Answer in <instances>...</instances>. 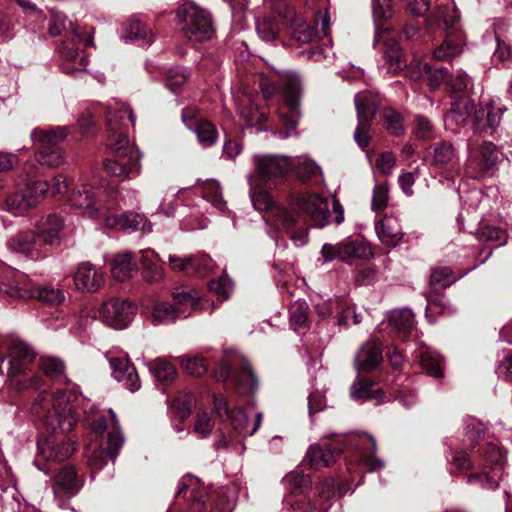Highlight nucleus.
<instances>
[{
	"label": "nucleus",
	"mask_w": 512,
	"mask_h": 512,
	"mask_svg": "<svg viewBox=\"0 0 512 512\" xmlns=\"http://www.w3.org/2000/svg\"><path fill=\"white\" fill-rule=\"evenodd\" d=\"M78 397L70 391L42 392L32 405V412L38 416L52 435L38 441L35 463L42 458L46 462H60L68 459L75 451V443L58 434L70 432L79 415L76 412Z\"/></svg>",
	"instance_id": "nucleus-1"
},
{
	"label": "nucleus",
	"mask_w": 512,
	"mask_h": 512,
	"mask_svg": "<svg viewBox=\"0 0 512 512\" xmlns=\"http://www.w3.org/2000/svg\"><path fill=\"white\" fill-rule=\"evenodd\" d=\"M256 173L249 176L250 198L254 208L264 213L268 226L281 230H289L295 219L288 210L275 202L269 191L262 186L263 182L276 183L290 171V160L285 156L256 155L254 157Z\"/></svg>",
	"instance_id": "nucleus-2"
},
{
	"label": "nucleus",
	"mask_w": 512,
	"mask_h": 512,
	"mask_svg": "<svg viewBox=\"0 0 512 512\" xmlns=\"http://www.w3.org/2000/svg\"><path fill=\"white\" fill-rule=\"evenodd\" d=\"M36 358L34 349L23 340L0 335V374L7 360L6 376L10 389L24 391L37 389L42 378L33 372L32 364Z\"/></svg>",
	"instance_id": "nucleus-3"
},
{
	"label": "nucleus",
	"mask_w": 512,
	"mask_h": 512,
	"mask_svg": "<svg viewBox=\"0 0 512 512\" xmlns=\"http://www.w3.org/2000/svg\"><path fill=\"white\" fill-rule=\"evenodd\" d=\"M135 198V192L129 202L124 196L120 198L116 189L104 187L102 180L94 175L81 179L80 185L69 195L68 202L72 207L83 210L85 216L103 220L107 213L121 207V202L131 205Z\"/></svg>",
	"instance_id": "nucleus-4"
},
{
	"label": "nucleus",
	"mask_w": 512,
	"mask_h": 512,
	"mask_svg": "<svg viewBox=\"0 0 512 512\" xmlns=\"http://www.w3.org/2000/svg\"><path fill=\"white\" fill-rule=\"evenodd\" d=\"M94 432L101 436L100 445L90 444L86 447L85 457L87 465L95 470L107 464L108 458L115 459L124 443L115 412L108 410V418L100 416L91 422Z\"/></svg>",
	"instance_id": "nucleus-5"
},
{
	"label": "nucleus",
	"mask_w": 512,
	"mask_h": 512,
	"mask_svg": "<svg viewBox=\"0 0 512 512\" xmlns=\"http://www.w3.org/2000/svg\"><path fill=\"white\" fill-rule=\"evenodd\" d=\"M374 45L382 49L385 57V66L389 73L395 74L405 66V75L412 81H418L431 71L430 66L420 60L413 61L410 65L406 66L402 49L389 28L382 30L377 28Z\"/></svg>",
	"instance_id": "nucleus-6"
},
{
	"label": "nucleus",
	"mask_w": 512,
	"mask_h": 512,
	"mask_svg": "<svg viewBox=\"0 0 512 512\" xmlns=\"http://www.w3.org/2000/svg\"><path fill=\"white\" fill-rule=\"evenodd\" d=\"M126 117L132 126L135 125L136 116L129 105L115 102L109 105L106 119L108 127L107 145L119 157H136V151H140L130 146L129 138L125 132L127 123Z\"/></svg>",
	"instance_id": "nucleus-7"
},
{
	"label": "nucleus",
	"mask_w": 512,
	"mask_h": 512,
	"mask_svg": "<svg viewBox=\"0 0 512 512\" xmlns=\"http://www.w3.org/2000/svg\"><path fill=\"white\" fill-rule=\"evenodd\" d=\"M23 173L25 177H19L16 183V191L10 194L5 201V209L15 216L25 214L48 191V183L46 181L31 180L36 175L34 164H26L23 168Z\"/></svg>",
	"instance_id": "nucleus-8"
},
{
	"label": "nucleus",
	"mask_w": 512,
	"mask_h": 512,
	"mask_svg": "<svg viewBox=\"0 0 512 512\" xmlns=\"http://www.w3.org/2000/svg\"><path fill=\"white\" fill-rule=\"evenodd\" d=\"M177 23L190 41L202 42L214 35L210 13L192 1H185L176 10Z\"/></svg>",
	"instance_id": "nucleus-9"
},
{
	"label": "nucleus",
	"mask_w": 512,
	"mask_h": 512,
	"mask_svg": "<svg viewBox=\"0 0 512 512\" xmlns=\"http://www.w3.org/2000/svg\"><path fill=\"white\" fill-rule=\"evenodd\" d=\"M70 133L69 127L57 126L51 129L35 128L31 132V139L38 146L36 160L48 167H59L64 161L63 150L59 147Z\"/></svg>",
	"instance_id": "nucleus-10"
},
{
	"label": "nucleus",
	"mask_w": 512,
	"mask_h": 512,
	"mask_svg": "<svg viewBox=\"0 0 512 512\" xmlns=\"http://www.w3.org/2000/svg\"><path fill=\"white\" fill-rule=\"evenodd\" d=\"M291 206L297 216H294L288 211L295 219V223L289 230H286V233L291 232L302 218L309 219L313 223V226L318 228H323L328 223V201L318 193L300 192L292 198ZM273 229L279 232H285V230Z\"/></svg>",
	"instance_id": "nucleus-11"
},
{
	"label": "nucleus",
	"mask_w": 512,
	"mask_h": 512,
	"mask_svg": "<svg viewBox=\"0 0 512 512\" xmlns=\"http://www.w3.org/2000/svg\"><path fill=\"white\" fill-rule=\"evenodd\" d=\"M76 42L82 43L84 46H93V31H75L73 38L61 45L59 49L62 59L61 69L67 75L85 71L88 66V56L85 51L76 47Z\"/></svg>",
	"instance_id": "nucleus-12"
},
{
	"label": "nucleus",
	"mask_w": 512,
	"mask_h": 512,
	"mask_svg": "<svg viewBox=\"0 0 512 512\" xmlns=\"http://www.w3.org/2000/svg\"><path fill=\"white\" fill-rule=\"evenodd\" d=\"M279 77L284 86L285 104L289 113V115L279 114L280 120L286 129L284 133L281 132L280 134L285 139L290 136L288 130L292 131L298 125L300 117L299 100L302 86L300 77L295 72L285 71Z\"/></svg>",
	"instance_id": "nucleus-13"
},
{
	"label": "nucleus",
	"mask_w": 512,
	"mask_h": 512,
	"mask_svg": "<svg viewBox=\"0 0 512 512\" xmlns=\"http://www.w3.org/2000/svg\"><path fill=\"white\" fill-rule=\"evenodd\" d=\"M358 124L354 132L356 143L365 148L369 145L370 127L378 108V102L370 92H359L354 98Z\"/></svg>",
	"instance_id": "nucleus-14"
},
{
	"label": "nucleus",
	"mask_w": 512,
	"mask_h": 512,
	"mask_svg": "<svg viewBox=\"0 0 512 512\" xmlns=\"http://www.w3.org/2000/svg\"><path fill=\"white\" fill-rule=\"evenodd\" d=\"M214 410L221 420H228L235 433L241 437L252 436L260 427L262 413H257L255 422L251 429H248L247 415L242 408L231 410L227 400L222 395L214 396Z\"/></svg>",
	"instance_id": "nucleus-15"
},
{
	"label": "nucleus",
	"mask_w": 512,
	"mask_h": 512,
	"mask_svg": "<svg viewBox=\"0 0 512 512\" xmlns=\"http://www.w3.org/2000/svg\"><path fill=\"white\" fill-rule=\"evenodd\" d=\"M134 305L124 299L111 298L100 305L97 317L105 325L114 329H124L132 321L135 314Z\"/></svg>",
	"instance_id": "nucleus-16"
},
{
	"label": "nucleus",
	"mask_w": 512,
	"mask_h": 512,
	"mask_svg": "<svg viewBox=\"0 0 512 512\" xmlns=\"http://www.w3.org/2000/svg\"><path fill=\"white\" fill-rule=\"evenodd\" d=\"M171 296L173 305L181 319H186L194 311H208L211 313L215 309L214 303L203 298L200 292L194 288H177Z\"/></svg>",
	"instance_id": "nucleus-17"
},
{
	"label": "nucleus",
	"mask_w": 512,
	"mask_h": 512,
	"mask_svg": "<svg viewBox=\"0 0 512 512\" xmlns=\"http://www.w3.org/2000/svg\"><path fill=\"white\" fill-rule=\"evenodd\" d=\"M370 253L368 247L360 241L347 238L336 244L325 243L320 254L325 262L339 260L347 262L352 259L364 258Z\"/></svg>",
	"instance_id": "nucleus-18"
},
{
	"label": "nucleus",
	"mask_w": 512,
	"mask_h": 512,
	"mask_svg": "<svg viewBox=\"0 0 512 512\" xmlns=\"http://www.w3.org/2000/svg\"><path fill=\"white\" fill-rule=\"evenodd\" d=\"M472 128L475 133L492 135L499 126L503 112L502 107H496L492 100H482L478 107L472 109Z\"/></svg>",
	"instance_id": "nucleus-19"
},
{
	"label": "nucleus",
	"mask_w": 512,
	"mask_h": 512,
	"mask_svg": "<svg viewBox=\"0 0 512 512\" xmlns=\"http://www.w3.org/2000/svg\"><path fill=\"white\" fill-rule=\"evenodd\" d=\"M467 149L468 162L475 165L482 174L493 170L501 161V154L492 142L484 141L477 145L473 139H469Z\"/></svg>",
	"instance_id": "nucleus-20"
},
{
	"label": "nucleus",
	"mask_w": 512,
	"mask_h": 512,
	"mask_svg": "<svg viewBox=\"0 0 512 512\" xmlns=\"http://www.w3.org/2000/svg\"><path fill=\"white\" fill-rule=\"evenodd\" d=\"M345 443L342 438H336L330 443L311 445L306 454L312 469L318 470L335 463L337 457L344 451Z\"/></svg>",
	"instance_id": "nucleus-21"
},
{
	"label": "nucleus",
	"mask_w": 512,
	"mask_h": 512,
	"mask_svg": "<svg viewBox=\"0 0 512 512\" xmlns=\"http://www.w3.org/2000/svg\"><path fill=\"white\" fill-rule=\"evenodd\" d=\"M73 280L78 290L96 292L104 283V273L100 267L90 262H82L76 267Z\"/></svg>",
	"instance_id": "nucleus-22"
},
{
	"label": "nucleus",
	"mask_w": 512,
	"mask_h": 512,
	"mask_svg": "<svg viewBox=\"0 0 512 512\" xmlns=\"http://www.w3.org/2000/svg\"><path fill=\"white\" fill-rule=\"evenodd\" d=\"M0 292L14 298L30 299L33 297L34 285L25 275L9 271L0 280Z\"/></svg>",
	"instance_id": "nucleus-23"
},
{
	"label": "nucleus",
	"mask_w": 512,
	"mask_h": 512,
	"mask_svg": "<svg viewBox=\"0 0 512 512\" xmlns=\"http://www.w3.org/2000/svg\"><path fill=\"white\" fill-rule=\"evenodd\" d=\"M43 246L38 234L31 230L21 231L8 241L11 251L24 254L30 259L41 257Z\"/></svg>",
	"instance_id": "nucleus-24"
},
{
	"label": "nucleus",
	"mask_w": 512,
	"mask_h": 512,
	"mask_svg": "<svg viewBox=\"0 0 512 512\" xmlns=\"http://www.w3.org/2000/svg\"><path fill=\"white\" fill-rule=\"evenodd\" d=\"M142 152L136 151V157H121L120 160H107L104 164L108 174L119 178L120 180L135 178L141 172Z\"/></svg>",
	"instance_id": "nucleus-25"
},
{
	"label": "nucleus",
	"mask_w": 512,
	"mask_h": 512,
	"mask_svg": "<svg viewBox=\"0 0 512 512\" xmlns=\"http://www.w3.org/2000/svg\"><path fill=\"white\" fill-rule=\"evenodd\" d=\"M107 213L103 219L105 225L111 228L130 231H142L143 233H150L152 225L146 218L138 213H125L119 217H115Z\"/></svg>",
	"instance_id": "nucleus-26"
},
{
	"label": "nucleus",
	"mask_w": 512,
	"mask_h": 512,
	"mask_svg": "<svg viewBox=\"0 0 512 512\" xmlns=\"http://www.w3.org/2000/svg\"><path fill=\"white\" fill-rule=\"evenodd\" d=\"M109 364L112 369V375L115 380L123 383V385L131 392H135L140 388V379L136 368L126 358H110Z\"/></svg>",
	"instance_id": "nucleus-27"
},
{
	"label": "nucleus",
	"mask_w": 512,
	"mask_h": 512,
	"mask_svg": "<svg viewBox=\"0 0 512 512\" xmlns=\"http://www.w3.org/2000/svg\"><path fill=\"white\" fill-rule=\"evenodd\" d=\"M382 347L377 341L364 343L355 356V368L358 372H370L382 362Z\"/></svg>",
	"instance_id": "nucleus-28"
},
{
	"label": "nucleus",
	"mask_w": 512,
	"mask_h": 512,
	"mask_svg": "<svg viewBox=\"0 0 512 512\" xmlns=\"http://www.w3.org/2000/svg\"><path fill=\"white\" fill-rule=\"evenodd\" d=\"M53 491L55 496H75L82 487L75 469L70 466L62 468L53 478Z\"/></svg>",
	"instance_id": "nucleus-29"
},
{
	"label": "nucleus",
	"mask_w": 512,
	"mask_h": 512,
	"mask_svg": "<svg viewBox=\"0 0 512 512\" xmlns=\"http://www.w3.org/2000/svg\"><path fill=\"white\" fill-rule=\"evenodd\" d=\"M427 160L432 166L446 168L453 166L459 160V156L451 142L440 141L428 148Z\"/></svg>",
	"instance_id": "nucleus-30"
},
{
	"label": "nucleus",
	"mask_w": 512,
	"mask_h": 512,
	"mask_svg": "<svg viewBox=\"0 0 512 512\" xmlns=\"http://www.w3.org/2000/svg\"><path fill=\"white\" fill-rule=\"evenodd\" d=\"M474 105L468 99L457 101L444 116L445 128L453 133L466 124Z\"/></svg>",
	"instance_id": "nucleus-31"
},
{
	"label": "nucleus",
	"mask_w": 512,
	"mask_h": 512,
	"mask_svg": "<svg viewBox=\"0 0 512 512\" xmlns=\"http://www.w3.org/2000/svg\"><path fill=\"white\" fill-rule=\"evenodd\" d=\"M36 228L43 245H54L59 241L63 219L57 214H49L37 223Z\"/></svg>",
	"instance_id": "nucleus-32"
},
{
	"label": "nucleus",
	"mask_w": 512,
	"mask_h": 512,
	"mask_svg": "<svg viewBox=\"0 0 512 512\" xmlns=\"http://www.w3.org/2000/svg\"><path fill=\"white\" fill-rule=\"evenodd\" d=\"M379 240L386 246L395 247L402 238L401 226L394 217H385L375 225Z\"/></svg>",
	"instance_id": "nucleus-33"
},
{
	"label": "nucleus",
	"mask_w": 512,
	"mask_h": 512,
	"mask_svg": "<svg viewBox=\"0 0 512 512\" xmlns=\"http://www.w3.org/2000/svg\"><path fill=\"white\" fill-rule=\"evenodd\" d=\"M350 395L354 400H375L376 403L384 401L383 391L376 388L375 383L365 379H357L353 382Z\"/></svg>",
	"instance_id": "nucleus-34"
},
{
	"label": "nucleus",
	"mask_w": 512,
	"mask_h": 512,
	"mask_svg": "<svg viewBox=\"0 0 512 512\" xmlns=\"http://www.w3.org/2000/svg\"><path fill=\"white\" fill-rule=\"evenodd\" d=\"M233 379L235 389L239 394L254 393L257 390V378L246 360L241 362V367L234 373Z\"/></svg>",
	"instance_id": "nucleus-35"
},
{
	"label": "nucleus",
	"mask_w": 512,
	"mask_h": 512,
	"mask_svg": "<svg viewBox=\"0 0 512 512\" xmlns=\"http://www.w3.org/2000/svg\"><path fill=\"white\" fill-rule=\"evenodd\" d=\"M147 367L156 381L168 385L177 377L175 366L164 358H156L147 362Z\"/></svg>",
	"instance_id": "nucleus-36"
},
{
	"label": "nucleus",
	"mask_w": 512,
	"mask_h": 512,
	"mask_svg": "<svg viewBox=\"0 0 512 512\" xmlns=\"http://www.w3.org/2000/svg\"><path fill=\"white\" fill-rule=\"evenodd\" d=\"M358 443L365 446V451L361 452L360 462L368 471H375L383 467V462L373 457L376 450V440L368 435L362 434L358 436Z\"/></svg>",
	"instance_id": "nucleus-37"
},
{
	"label": "nucleus",
	"mask_w": 512,
	"mask_h": 512,
	"mask_svg": "<svg viewBox=\"0 0 512 512\" xmlns=\"http://www.w3.org/2000/svg\"><path fill=\"white\" fill-rule=\"evenodd\" d=\"M388 321L390 326L402 335L403 339L414 328V315L410 309L403 308L390 312Z\"/></svg>",
	"instance_id": "nucleus-38"
},
{
	"label": "nucleus",
	"mask_w": 512,
	"mask_h": 512,
	"mask_svg": "<svg viewBox=\"0 0 512 512\" xmlns=\"http://www.w3.org/2000/svg\"><path fill=\"white\" fill-rule=\"evenodd\" d=\"M135 262L131 253L125 252L114 257L111 263L112 276L118 281H124L132 276Z\"/></svg>",
	"instance_id": "nucleus-39"
},
{
	"label": "nucleus",
	"mask_w": 512,
	"mask_h": 512,
	"mask_svg": "<svg viewBox=\"0 0 512 512\" xmlns=\"http://www.w3.org/2000/svg\"><path fill=\"white\" fill-rule=\"evenodd\" d=\"M240 117L246 122L247 126L254 127L260 125L266 120V115L253 103L252 99L244 96L238 105Z\"/></svg>",
	"instance_id": "nucleus-40"
},
{
	"label": "nucleus",
	"mask_w": 512,
	"mask_h": 512,
	"mask_svg": "<svg viewBox=\"0 0 512 512\" xmlns=\"http://www.w3.org/2000/svg\"><path fill=\"white\" fill-rule=\"evenodd\" d=\"M141 253L140 263L144 279L150 283L162 280L164 277L163 269L148 256V253H152L157 258H159V255L151 249L142 250Z\"/></svg>",
	"instance_id": "nucleus-41"
},
{
	"label": "nucleus",
	"mask_w": 512,
	"mask_h": 512,
	"mask_svg": "<svg viewBox=\"0 0 512 512\" xmlns=\"http://www.w3.org/2000/svg\"><path fill=\"white\" fill-rule=\"evenodd\" d=\"M126 38L142 41L144 44H150L153 41V35L149 27L142 21L131 18L124 24Z\"/></svg>",
	"instance_id": "nucleus-42"
},
{
	"label": "nucleus",
	"mask_w": 512,
	"mask_h": 512,
	"mask_svg": "<svg viewBox=\"0 0 512 512\" xmlns=\"http://www.w3.org/2000/svg\"><path fill=\"white\" fill-rule=\"evenodd\" d=\"M178 314L173 303L158 302L153 306L151 320L154 325L171 323L181 319Z\"/></svg>",
	"instance_id": "nucleus-43"
},
{
	"label": "nucleus",
	"mask_w": 512,
	"mask_h": 512,
	"mask_svg": "<svg viewBox=\"0 0 512 512\" xmlns=\"http://www.w3.org/2000/svg\"><path fill=\"white\" fill-rule=\"evenodd\" d=\"M421 367L434 377H442L443 360L441 356L433 350L426 349L419 354Z\"/></svg>",
	"instance_id": "nucleus-44"
},
{
	"label": "nucleus",
	"mask_w": 512,
	"mask_h": 512,
	"mask_svg": "<svg viewBox=\"0 0 512 512\" xmlns=\"http://www.w3.org/2000/svg\"><path fill=\"white\" fill-rule=\"evenodd\" d=\"M292 36L301 43H308L315 37L314 29L306 22L302 16L294 14L290 19Z\"/></svg>",
	"instance_id": "nucleus-45"
},
{
	"label": "nucleus",
	"mask_w": 512,
	"mask_h": 512,
	"mask_svg": "<svg viewBox=\"0 0 512 512\" xmlns=\"http://www.w3.org/2000/svg\"><path fill=\"white\" fill-rule=\"evenodd\" d=\"M476 237L481 242H495L497 246L504 245L508 239L505 229L489 224L482 225L477 230Z\"/></svg>",
	"instance_id": "nucleus-46"
},
{
	"label": "nucleus",
	"mask_w": 512,
	"mask_h": 512,
	"mask_svg": "<svg viewBox=\"0 0 512 512\" xmlns=\"http://www.w3.org/2000/svg\"><path fill=\"white\" fill-rule=\"evenodd\" d=\"M385 129L393 136H400L405 132L402 115L391 107L381 112Z\"/></svg>",
	"instance_id": "nucleus-47"
},
{
	"label": "nucleus",
	"mask_w": 512,
	"mask_h": 512,
	"mask_svg": "<svg viewBox=\"0 0 512 512\" xmlns=\"http://www.w3.org/2000/svg\"><path fill=\"white\" fill-rule=\"evenodd\" d=\"M289 160L290 170L293 169L296 176L302 181L310 179L319 170L317 164L308 158L295 157L289 158Z\"/></svg>",
	"instance_id": "nucleus-48"
},
{
	"label": "nucleus",
	"mask_w": 512,
	"mask_h": 512,
	"mask_svg": "<svg viewBox=\"0 0 512 512\" xmlns=\"http://www.w3.org/2000/svg\"><path fill=\"white\" fill-rule=\"evenodd\" d=\"M202 195L205 200L218 210L224 211L226 209V202L222 197L218 181L214 179L207 180L202 186Z\"/></svg>",
	"instance_id": "nucleus-49"
},
{
	"label": "nucleus",
	"mask_w": 512,
	"mask_h": 512,
	"mask_svg": "<svg viewBox=\"0 0 512 512\" xmlns=\"http://www.w3.org/2000/svg\"><path fill=\"white\" fill-rule=\"evenodd\" d=\"M40 368L43 373L56 381L65 382L64 363L56 357H42Z\"/></svg>",
	"instance_id": "nucleus-50"
},
{
	"label": "nucleus",
	"mask_w": 512,
	"mask_h": 512,
	"mask_svg": "<svg viewBox=\"0 0 512 512\" xmlns=\"http://www.w3.org/2000/svg\"><path fill=\"white\" fill-rule=\"evenodd\" d=\"M462 53L460 42L452 37H447L433 51V57L437 60L445 61Z\"/></svg>",
	"instance_id": "nucleus-51"
},
{
	"label": "nucleus",
	"mask_w": 512,
	"mask_h": 512,
	"mask_svg": "<svg viewBox=\"0 0 512 512\" xmlns=\"http://www.w3.org/2000/svg\"><path fill=\"white\" fill-rule=\"evenodd\" d=\"M192 131L195 132L199 143L203 147H209L213 145L218 137L215 126L213 123L207 120L201 121L200 124L196 126Z\"/></svg>",
	"instance_id": "nucleus-52"
},
{
	"label": "nucleus",
	"mask_w": 512,
	"mask_h": 512,
	"mask_svg": "<svg viewBox=\"0 0 512 512\" xmlns=\"http://www.w3.org/2000/svg\"><path fill=\"white\" fill-rule=\"evenodd\" d=\"M51 305L60 304L64 300V293L61 289L51 286L34 287L33 297Z\"/></svg>",
	"instance_id": "nucleus-53"
},
{
	"label": "nucleus",
	"mask_w": 512,
	"mask_h": 512,
	"mask_svg": "<svg viewBox=\"0 0 512 512\" xmlns=\"http://www.w3.org/2000/svg\"><path fill=\"white\" fill-rule=\"evenodd\" d=\"M413 135L419 140L428 141L436 137V131L429 119L421 115H417L415 117Z\"/></svg>",
	"instance_id": "nucleus-54"
},
{
	"label": "nucleus",
	"mask_w": 512,
	"mask_h": 512,
	"mask_svg": "<svg viewBox=\"0 0 512 512\" xmlns=\"http://www.w3.org/2000/svg\"><path fill=\"white\" fill-rule=\"evenodd\" d=\"M192 396L183 393L174 398L171 404L172 414L180 420H185L191 412Z\"/></svg>",
	"instance_id": "nucleus-55"
},
{
	"label": "nucleus",
	"mask_w": 512,
	"mask_h": 512,
	"mask_svg": "<svg viewBox=\"0 0 512 512\" xmlns=\"http://www.w3.org/2000/svg\"><path fill=\"white\" fill-rule=\"evenodd\" d=\"M284 482L290 486L293 493H303L311 487L310 478L298 470L287 474Z\"/></svg>",
	"instance_id": "nucleus-56"
},
{
	"label": "nucleus",
	"mask_w": 512,
	"mask_h": 512,
	"mask_svg": "<svg viewBox=\"0 0 512 512\" xmlns=\"http://www.w3.org/2000/svg\"><path fill=\"white\" fill-rule=\"evenodd\" d=\"M483 460V465L485 467H495V469L493 470L495 472L496 470L499 472L502 470V467L505 462V457L498 447H496L493 444H488L483 451Z\"/></svg>",
	"instance_id": "nucleus-57"
},
{
	"label": "nucleus",
	"mask_w": 512,
	"mask_h": 512,
	"mask_svg": "<svg viewBox=\"0 0 512 512\" xmlns=\"http://www.w3.org/2000/svg\"><path fill=\"white\" fill-rule=\"evenodd\" d=\"M180 361L183 369L187 373L195 377H200L204 375L208 370L205 359L200 356H183L180 358Z\"/></svg>",
	"instance_id": "nucleus-58"
},
{
	"label": "nucleus",
	"mask_w": 512,
	"mask_h": 512,
	"mask_svg": "<svg viewBox=\"0 0 512 512\" xmlns=\"http://www.w3.org/2000/svg\"><path fill=\"white\" fill-rule=\"evenodd\" d=\"M454 281L452 270L448 267L435 268L430 275V285L434 290L446 288Z\"/></svg>",
	"instance_id": "nucleus-59"
},
{
	"label": "nucleus",
	"mask_w": 512,
	"mask_h": 512,
	"mask_svg": "<svg viewBox=\"0 0 512 512\" xmlns=\"http://www.w3.org/2000/svg\"><path fill=\"white\" fill-rule=\"evenodd\" d=\"M336 481L333 478L325 479L319 491V496L316 505L319 506V510H327L329 507V501L334 496L336 490Z\"/></svg>",
	"instance_id": "nucleus-60"
},
{
	"label": "nucleus",
	"mask_w": 512,
	"mask_h": 512,
	"mask_svg": "<svg viewBox=\"0 0 512 512\" xmlns=\"http://www.w3.org/2000/svg\"><path fill=\"white\" fill-rule=\"evenodd\" d=\"M214 427V421L212 417L205 411L197 414L193 432L196 433L200 438H206L210 435Z\"/></svg>",
	"instance_id": "nucleus-61"
},
{
	"label": "nucleus",
	"mask_w": 512,
	"mask_h": 512,
	"mask_svg": "<svg viewBox=\"0 0 512 512\" xmlns=\"http://www.w3.org/2000/svg\"><path fill=\"white\" fill-rule=\"evenodd\" d=\"M468 483L485 489H495L498 487L497 472L493 470L491 475L486 472L471 474L468 476Z\"/></svg>",
	"instance_id": "nucleus-62"
},
{
	"label": "nucleus",
	"mask_w": 512,
	"mask_h": 512,
	"mask_svg": "<svg viewBox=\"0 0 512 512\" xmlns=\"http://www.w3.org/2000/svg\"><path fill=\"white\" fill-rule=\"evenodd\" d=\"M372 13L375 21L386 20L393 15L391 0H372Z\"/></svg>",
	"instance_id": "nucleus-63"
},
{
	"label": "nucleus",
	"mask_w": 512,
	"mask_h": 512,
	"mask_svg": "<svg viewBox=\"0 0 512 512\" xmlns=\"http://www.w3.org/2000/svg\"><path fill=\"white\" fill-rule=\"evenodd\" d=\"M290 320L293 325H305L308 320V306L305 301H297L291 306Z\"/></svg>",
	"instance_id": "nucleus-64"
}]
</instances>
